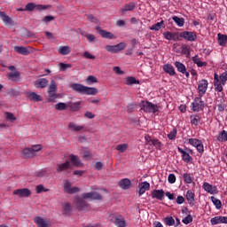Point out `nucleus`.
<instances>
[{"label": "nucleus", "instance_id": "nucleus-35", "mask_svg": "<svg viewBox=\"0 0 227 227\" xmlns=\"http://www.w3.org/2000/svg\"><path fill=\"white\" fill-rule=\"evenodd\" d=\"M81 156L83 158V159H86V160L91 159V153L90 152V149L84 147L82 149V152H81Z\"/></svg>", "mask_w": 227, "mask_h": 227}, {"label": "nucleus", "instance_id": "nucleus-46", "mask_svg": "<svg viewBox=\"0 0 227 227\" xmlns=\"http://www.w3.org/2000/svg\"><path fill=\"white\" fill-rule=\"evenodd\" d=\"M19 77H20V74L18 71H12L8 74L11 81H18Z\"/></svg>", "mask_w": 227, "mask_h": 227}, {"label": "nucleus", "instance_id": "nucleus-10", "mask_svg": "<svg viewBox=\"0 0 227 227\" xmlns=\"http://www.w3.org/2000/svg\"><path fill=\"white\" fill-rule=\"evenodd\" d=\"M34 223L36 224L37 227H49L51 226V223L49 220L42 217V216H35L34 217Z\"/></svg>", "mask_w": 227, "mask_h": 227}, {"label": "nucleus", "instance_id": "nucleus-42", "mask_svg": "<svg viewBox=\"0 0 227 227\" xmlns=\"http://www.w3.org/2000/svg\"><path fill=\"white\" fill-rule=\"evenodd\" d=\"M100 35L103 38H108L109 40H113V38H116L114 35L111 32H107L106 30H100Z\"/></svg>", "mask_w": 227, "mask_h": 227}, {"label": "nucleus", "instance_id": "nucleus-36", "mask_svg": "<svg viewBox=\"0 0 227 227\" xmlns=\"http://www.w3.org/2000/svg\"><path fill=\"white\" fill-rule=\"evenodd\" d=\"M119 186L121 189H129V187H130V181L128 178L121 179L119 183Z\"/></svg>", "mask_w": 227, "mask_h": 227}, {"label": "nucleus", "instance_id": "nucleus-37", "mask_svg": "<svg viewBox=\"0 0 227 227\" xmlns=\"http://www.w3.org/2000/svg\"><path fill=\"white\" fill-rule=\"evenodd\" d=\"M192 61L199 67H207V62L201 61V59H200V57H198V56H194L193 59H192Z\"/></svg>", "mask_w": 227, "mask_h": 227}, {"label": "nucleus", "instance_id": "nucleus-56", "mask_svg": "<svg viewBox=\"0 0 227 227\" xmlns=\"http://www.w3.org/2000/svg\"><path fill=\"white\" fill-rule=\"evenodd\" d=\"M106 51H107V52H112V54L117 53L115 45H106Z\"/></svg>", "mask_w": 227, "mask_h": 227}, {"label": "nucleus", "instance_id": "nucleus-3", "mask_svg": "<svg viewBox=\"0 0 227 227\" xmlns=\"http://www.w3.org/2000/svg\"><path fill=\"white\" fill-rule=\"evenodd\" d=\"M70 89L74 90L77 93H82V95H97L98 93V90L93 87H86L82 84L79 83H72L70 85Z\"/></svg>", "mask_w": 227, "mask_h": 227}, {"label": "nucleus", "instance_id": "nucleus-40", "mask_svg": "<svg viewBox=\"0 0 227 227\" xmlns=\"http://www.w3.org/2000/svg\"><path fill=\"white\" fill-rule=\"evenodd\" d=\"M190 120L192 125H194V127H198V125H200L201 118L200 117V115H192L190 116Z\"/></svg>", "mask_w": 227, "mask_h": 227}, {"label": "nucleus", "instance_id": "nucleus-28", "mask_svg": "<svg viewBox=\"0 0 227 227\" xmlns=\"http://www.w3.org/2000/svg\"><path fill=\"white\" fill-rule=\"evenodd\" d=\"M69 160L73 166H76L77 168H81V166H82L81 160H79V157L76 155L71 154L69 156Z\"/></svg>", "mask_w": 227, "mask_h": 227}, {"label": "nucleus", "instance_id": "nucleus-20", "mask_svg": "<svg viewBox=\"0 0 227 227\" xmlns=\"http://www.w3.org/2000/svg\"><path fill=\"white\" fill-rule=\"evenodd\" d=\"M113 223L115 224L117 227H125V218L121 215H116L114 217Z\"/></svg>", "mask_w": 227, "mask_h": 227}, {"label": "nucleus", "instance_id": "nucleus-5", "mask_svg": "<svg viewBox=\"0 0 227 227\" xmlns=\"http://www.w3.org/2000/svg\"><path fill=\"white\" fill-rule=\"evenodd\" d=\"M187 143L191 145L192 146H194L199 153H203L205 152V148L203 146V142L201 140L197 139V138H189L187 140Z\"/></svg>", "mask_w": 227, "mask_h": 227}, {"label": "nucleus", "instance_id": "nucleus-18", "mask_svg": "<svg viewBox=\"0 0 227 227\" xmlns=\"http://www.w3.org/2000/svg\"><path fill=\"white\" fill-rule=\"evenodd\" d=\"M62 207V214L66 217H68L70 214H72V205L68 202H64L61 204Z\"/></svg>", "mask_w": 227, "mask_h": 227}, {"label": "nucleus", "instance_id": "nucleus-44", "mask_svg": "<svg viewBox=\"0 0 227 227\" xmlns=\"http://www.w3.org/2000/svg\"><path fill=\"white\" fill-rule=\"evenodd\" d=\"M4 116H5V120L7 121H10L11 123H13V121H17V117H15V115L10 112H5Z\"/></svg>", "mask_w": 227, "mask_h": 227}, {"label": "nucleus", "instance_id": "nucleus-21", "mask_svg": "<svg viewBox=\"0 0 227 227\" xmlns=\"http://www.w3.org/2000/svg\"><path fill=\"white\" fill-rule=\"evenodd\" d=\"M48 84H49V80L45 78H40L35 82L34 86H35L36 88L43 89V88H46Z\"/></svg>", "mask_w": 227, "mask_h": 227}, {"label": "nucleus", "instance_id": "nucleus-4", "mask_svg": "<svg viewBox=\"0 0 227 227\" xmlns=\"http://www.w3.org/2000/svg\"><path fill=\"white\" fill-rule=\"evenodd\" d=\"M141 109L144 113H151L152 114H157L159 113V106L150 101H143L141 103Z\"/></svg>", "mask_w": 227, "mask_h": 227}, {"label": "nucleus", "instance_id": "nucleus-63", "mask_svg": "<svg viewBox=\"0 0 227 227\" xmlns=\"http://www.w3.org/2000/svg\"><path fill=\"white\" fill-rule=\"evenodd\" d=\"M151 145H154L156 150L160 149V146H161V144L158 139H153Z\"/></svg>", "mask_w": 227, "mask_h": 227}, {"label": "nucleus", "instance_id": "nucleus-62", "mask_svg": "<svg viewBox=\"0 0 227 227\" xmlns=\"http://www.w3.org/2000/svg\"><path fill=\"white\" fill-rule=\"evenodd\" d=\"M34 8H36V5H35V4H33V3H30V4H27L26 5L25 10H26L27 12H33V9H34Z\"/></svg>", "mask_w": 227, "mask_h": 227}, {"label": "nucleus", "instance_id": "nucleus-29", "mask_svg": "<svg viewBox=\"0 0 227 227\" xmlns=\"http://www.w3.org/2000/svg\"><path fill=\"white\" fill-rule=\"evenodd\" d=\"M14 51L22 56H28L29 54V50L23 46H14Z\"/></svg>", "mask_w": 227, "mask_h": 227}, {"label": "nucleus", "instance_id": "nucleus-6", "mask_svg": "<svg viewBox=\"0 0 227 227\" xmlns=\"http://www.w3.org/2000/svg\"><path fill=\"white\" fill-rule=\"evenodd\" d=\"M205 107V103L201 100V97L195 98L194 101L192 103V109L194 113H200V111H203Z\"/></svg>", "mask_w": 227, "mask_h": 227}, {"label": "nucleus", "instance_id": "nucleus-14", "mask_svg": "<svg viewBox=\"0 0 227 227\" xmlns=\"http://www.w3.org/2000/svg\"><path fill=\"white\" fill-rule=\"evenodd\" d=\"M135 8L136 4L134 2L126 4L120 9V13H121V15H125L127 12H132Z\"/></svg>", "mask_w": 227, "mask_h": 227}, {"label": "nucleus", "instance_id": "nucleus-22", "mask_svg": "<svg viewBox=\"0 0 227 227\" xmlns=\"http://www.w3.org/2000/svg\"><path fill=\"white\" fill-rule=\"evenodd\" d=\"M164 38H166V40H173L174 42H176L177 40H179L180 36L178 35V33L174 32H165L163 33Z\"/></svg>", "mask_w": 227, "mask_h": 227}, {"label": "nucleus", "instance_id": "nucleus-33", "mask_svg": "<svg viewBox=\"0 0 227 227\" xmlns=\"http://www.w3.org/2000/svg\"><path fill=\"white\" fill-rule=\"evenodd\" d=\"M183 178L185 182V184H193V185H196V184L194 183V177H192V176L189 173H184L183 175Z\"/></svg>", "mask_w": 227, "mask_h": 227}, {"label": "nucleus", "instance_id": "nucleus-53", "mask_svg": "<svg viewBox=\"0 0 227 227\" xmlns=\"http://www.w3.org/2000/svg\"><path fill=\"white\" fill-rule=\"evenodd\" d=\"M86 82L87 84H93L95 82H98V80L97 79V77L93 76V75H89L87 78H86Z\"/></svg>", "mask_w": 227, "mask_h": 227}, {"label": "nucleus", "instance_id": "nucleus-2", "mask_svg": "<svg viewBox=\"0 0 227 227\" xmlns=\"http://www.w3.org/2000/svg\"><path fill=\"white\" fill-rule=\"evenodd\" d=\"M227 82V71H224L220 75L215 73L214 74V87L215 91L220 93L221 97H224V93L223 92V86L226 85Z\"/></svg>", "mask_w": 227, "mask_h": 227}, {"label": "nucleus", "instance_id": "nucleus-30", "mask_svg": "<svg viewBox=\"0 0 227 227\" xmlns=\"http://www.w3.org/2000/svg\"><path fill=\"white\" fill-rule=\"evenodd\" d=\"M81 104H82L81 101L74 102V103L70 101L67 103V107H69V109L74 112L79 111L81 109Z\"/></svg>", "mask_w": 227, "mask_h": 227}, {"label": "nucleus", "instance_id": "nucleus-55", "mask_svg": "<svg viewBox=\"0 0 227 227\" xmlns=\"http://www.w3.org/2000/svg\"><path fill=\"white\" fill-rule=\"evenodd\" d=\"M30 149L32 150V153L35 155H36L37 152H40V150H42V145H32L30 147Z\"/></svg>", "mask_w": 227, "mask_h": 227}, {"label": "nucleus", "instance_id": "nucleus-27", "mask_svg": "<svg viewBox=\"0 0 227 227\" xmlns=\"http://www.w3.org/2000/svg\"><path fill=\"white\" fill-rule=\"evenodd\" d=\"M69 168H70V161L59 163L56 167L58 173H61V171H67V169H69Z\"/></svg>", "mask_w": 227, "mask_h": 227}, {"label": "nucleus", "instance_id": "nucleus-11", "mask_svg": "<svg viewBox=\"0 0 227 227\" xmlns=\"http://www.w3.org/2000/svg\"><path fill=\"white\" fill-rule=\"evenodd\" d=\"M14 196H19V198H29L31 196V191L27 188L18 189L13 192Z\"/></svg>", "mask_w": 227, "mask_h": 227}, {"label": "nucleus", "instance_id": "nucleus-24", "mask_svg": "<svg viewBox=\"0 0 227 227\" xmlns=\"http://www.w3.org/2000/svg\"><path fill=\"white\" fill-rule=\"evenodd\" d=\"M177 150H178V153L182 154L183 160L184 162H191V160H192V157H191V154H189V153H187L185 150L180 147H178Z\"/></svg>", "mask_w": 227, "mask_h": 227}, {"label": "nucleus", "instance_id": "nucleus-31", "mask_svg": "<svg viewBox=\"0 0 227 227\" xmlns=\"http://www.w3.org/2000/svg\"><path fill=\"white\" fill-rule=\"evenodd\" d=\"M58 52H59L62 56H68V54L72 52V50L70 49V46H60Z\"/></svg>", "mask_w": 227, "mask_h": 227}, {"label": "nucleus", "instance_id": "nucleus-52", "mask_svg": "<svg viewBox=\"0 0 227 227\" xmlns=\"http://www.w3.org/2000/svg\"><path fill=\"white\" fill-rule=\"evenodd\" d=\"M35 192L37 194H40V192H49V189L44 188L43 184H39L35 187Z\"/></svg>", "mask_w": 227, "mask_h": 227}, {"label": "nucleus", "instance_id": "nucleus-12", "mask_svg": "<svg viewBox=\"0 0 227 227\" xmlns=\"http://www.w3.org/2000/svg\"><path fill=\"white\" fill-rule=\"evenodd\" d=\"M174 65L177 69V72H180V74H183L184 75H185V77L189 78V72H187V67H185V65H184V63L180 61H176Z\"/></svg>", "mask_w": 227, "mask_h": 227}, {"label": "nucleus", "instance_id": "nucleus-25", "mask_svg": "<svg viewBox=\"0 0 227 227\" xmlns=\"http://www.w3.org/2000/svg\"><path fill=\"white\" fill-rule=\"evenodd\" d=\"M163 70L166 74H168V75H176V72L175 71V67L171 64H165L163 66Z\"/></svg>", "mask_w": 227, "mask_h": 227}, {"label": "nucleus", "instance_id": "nucleus-51", "mask_svg": "<svg viewBox=\"0 0 227 227\" xmlns=\"http://www.w3.org/2000/svg\"><path fill=\"white\" fill-rule=\"evenodd\" d=\"M211 201L215 205V207L217 208V210L221 209V207H223V203H221V201L215 197H211Z\"/></svg>", "mask_w": 227, "mask_h": 227}, {"label": "nucleus", "instance_id": "nucleus-23", "mask_svg": "<svg viewBox=\"0 0 227 227\" xmlns=\"http://www.w3.org/2000/svg\"><path fill=\"white\" fill-rule=\"evenodd\" d=\"M84 129V126H81L76 124L75 122L68 123V130H72V132H81V130Z\"/></svg>", "mask_w": 227, "mask_h": 227}, {"label": "nucleus", "instance_id": "nucleus-38", "mask_svg": "<svg viewBox=\"0 0 227 227\" xmlns=\"http://www.w3.org/2000/svg\"><path fill=\"white\" fill-rule=\"evenodd\" d=\"M128 149H129L128 144H119L115 147V150H117V152H119V153H123L127 152Z\"/></svg>", "mask_w": 227, "mask_h": 227}, {"label": "nucleus", "instance_id": "nucleus-32", "mask_svg": "<svg viewBox=\"0 0 227 227\" xmlns=\"http://www.w3.org/2000/svg\"><path fill=\"white\" fill-rule=\"evenodd\" d=\"M22 155L24 159H33V157H35V154L33 153L31 147L24 149L22 152Z\"/></svg>", "mask_w": 227, "mask_h": 227}, {"label": "nucleus", "instance_id": "nucleus-47", "mask_svg": "<svg viewBox=\"0 0 227 227\" xmlns=\"http://www.w3.org/2000/svg\"><path fill=\"white\" fill-rule=\"evenodd\" d=\"M126 84L128 86H132V84H139V81L136 80L133 76H129L126 78Z\"/></svg>", "mask_w": 227, "mask_h": 227}, {"label": "nucleus", "instance_id": "nucleus-9", "mask_svg": "<svg viewBox=\"0 0 227 227\" xmlns=\"http://www.w3.org/2000/svg\"><path fill=\"white\" fill-rule=\"evenodd\" d=\"M208 89V81L201 80L198 82L199 97H203Z\"/></svg>", "mask_w": 227, "mask_h": 227}, {"label": "nucleus", "instance_id": "nucleus-49", "mask_svg": "<svg viewBox=\"0 0 227 227\" xmlns=\"http://www.w3.org/2000/svg\"><path fill=\"white\" fill-rule=\"evenodd\" d=\"M194 197H195L194 192L188 190L186 192V200L190 204L194 203Z\"/></svg>", "mask_w": 227, "mask_h": 227}, {"label": "nucleus", "instance_id": "nucleus-61", "mask_svg": "<svg viewBox=\"0 0 227 227\" xmlns=\"http://www.w3.org/2000/svg\"><path fill=\"white\" fill-rule=\"evenodd\" d=\"M168 180V184H175V182H176V176H175V174H169Z\"/></svg>", "mask_w": 227, "mask_h": 227}, {"label": "nucleus", "instance_id": "nucleus-39", "mask_svg": "<svg viewBox=\"0 0 227 227\" xmlns=\"http://www.w3.org/2000/svg\"><path fill=\"white\" fill-rule=\"evenodd\" d=\"M217 140L220 143H226V141H227V131L226 130H222L218 135Z\"/></svg>", "mask_w": 227, "mask_h": 227}, {"label": "nucleus", "instance_id": "nucleus-41", "mask_svg": "<svg viewBox=\"0 0 227 227\" xmlns=\"http://www.w3.org/2000/svg\"><path fill=\"white\" fill-rule=\"evenodd\" d=\"M164 27V20H161L160 22H157L156 24L153 25L150 29L151 31H160V29H162Z\"/></svg>", "mask_w": 227, "mask_h": 227}, {"label": "nucleus", "instance_id": "nucleus-64", "mask_svg": "<svg viewBox=\"0 0 227 227\" xmlns=\"http://www.w3.org/2000/svg\"><path fill=\"white\" fill-rule=\"evenodd\" d=\"M92 200H102V195L97 192H92Z\"/></svg>", "mask_w": 227, "mask_h": 227}, {"label": "nucleus", "instance_id": "nucleus-1", "mask_svg": "<svg viewBox=\"0 0 227 227\" xmlns=\"http://www.w3.org/2000/svg\"><path fill=\"white\" fill-rule=\"evenodd\" d=\"M86 200H93L92 192L82 193L81 197H77L74 200V205L78 210H81L82 212H86V210H90V205H88Z\"/></svg>", "mask_w": 227, "mask_h": 227}, {"label": "nucleus", "instance_id": "nucleus-48", "mask_svg": "<svg viewBox=\"0 0 227 227\" xmlns=\"http://www.w3.org/2000/svg\"><path fill=\"white\" fill-rule=\"evenodd\" d=\"M48 91L58 92V85L56 84V82H54V80L51 81L50 85L48 87Z\"/></svg>", "mask_w": 227, "mask_h": 227}, {"label": "nucleus", "instance_id": "nucleus-57", "mask_svg": "<svg viewBox=\"0 0 227 227\" xmlns=\"http://www.w3.org/2000/svg\"><path fill=\"white\" fill-rule=\"evenodd\" d=\"M176 129H173V130H171L170 133L168 135V139L172 141L173 139H175V137H176Z\"/></svg>", "mask_w": 227, "mask_h": 227}, {"label": "nucleus", "instance_id": "nucleus-13", "mask_svg": "<svg viewBox=\"0 0 227 227\" xmlns=\"http://www.w3.org/2000/svg\"><path fill=\"white\" fill-rule=\"evenodd\" d=\"M202 187L206 192H208V194H217L218 192L217 186L212 185L207 182L203 184Z\"/></svg>", "mask_w": 227, "mask_h": 227}, {"label": "nucleus", "instance_id": "nucleus-43", "mask_svg": "<svg viewBox=\"0 0 227 227\" xmlns=\"http://www.w3.org/2000/svg\"><path fill=\"white\" fill-rule=\"evenodd\" d=\"M218 43L219 45H222V47H224V45L227 43V35L218 34Z\"/></svg>", "mask_w": 227, "mask_h": 227}, {"label": "nucleus", "instance_id": "nucleus-45", "mask_svg": "<svg viewBox=\"0 0 227 227\" xmlns=\"http://www.w3.org/2000/svg\"><path fill=\"white\" fill-rule=\"evenodd\" d=\"M48 102H55L56 98L59 97V94L58 92L48 91Z\"/></svg>", "mask_w": 227, "mask_h": 227}, {"label": "nucleus", "instance_id": "nucleus-15", "mask_svg": "<svg viewBox=\"0 0 227 227\" xmlns=\"http://www.w3.org/2000/svg\"><path fill=\"white\" fill-rule=\"evenodd\" d=\"M211 224L215 226V224H227V217L226 216H215L211 218Z\"/></svg>", "mask_w": 227, "mask_h": 227}, {"label": "nucleus", "instance_id": "nucleus-34", "mask_svg": "<svg viewBox=\"0 0 227 227\" xmlns=\"http://www.w3.org/2000/svg\"><path fill=\"white\" fill-rule=\"evenodd\" d=\"M172 20L176 22L178 27H184V25L185 24V20H184V18H178V16H173Z\"/></svg>", "mask_w": 227, "mask_h": 227}, {"label": "nucleus", "instance_id": "nucleus-7", "mask_svg": "<svg viewBox=\"0 0 227 227\" xmlns=\"http://www.w3.org/2000/svg\"><path fill=\"white\" fill-rule=\"evenodd\" d=\"M79 191H81V188L76 186L72 187L70 181H64V192H67V194H75L76 192H79Z\"/></svg>", "mask_w": 227, "mask_h": 227}, {"label": "nucleus", "instance_id": "nucleus-8", "mask_svg": "<svg viewBox=\"0 0 227 227\" xmlns=\"http://www.w3.org/2000/svg\"><path fill=\"white\" fill-rule=\"evenodd\" d=\"M181 38H184L187 42H196L198 35L194 32L184 31L180 34Z\"/></svg>", "mask_w": 227, "mask_h": 227}, {"label": "nucleus", "instance_id": "nucleus-60", "mask_svg": "<svg viewBox=\"0 0 227 227\" xmlns=\"http://www.w3.org/2000/svg\"><path fill=\"white\" fill-rule=\"evenodd\" d=\"M83 58H85V59H95V56L91 53H90V51H84L82 53Z\"/></svg>", "mask_w": 227, "mask_h": 227}, {"label": "nucleus", "instance_id": "nucleus-59", "mask_svg": "<svg viewBox=\"0 0 227 227\" xmlns=\"http://www.w3.org/2000/svg\"><path fill=\"white\" fill-rule=\"evenodd\" d=\"M165 223L167 226H173L175 224V219L173 217L165 218Z\"/></svg>", "mask_w": 227, "mask_h": 227}, {"label": "nucleus", "instance_id": "nucleus-19", "mask_svg": "<svg viewBox=\"0 0 227 227\" xmlns=\"http://www.w3.org/2000/svg\"><path fill=\"white\" fill-rule=\"evenodd\" d=\"M151 196L153 200L162 201L164 198V190H154L152 192Z\"/></svg>", "mask_w": 227, "mask_h": 227}, {"label": "nucleus", "instance_id": "nucleus-16", "mask_svg": "<svg viewBox=\"0 0 227 227\" xmlns=\"http://www.w3.org/2000/svg\"><path fill=\"white\" fill-rule=\"evenodd\" d=\"M0 19L3 20L5 26H13V20L6 14L4 12H0Z\"/></svg>", "mask_w": 227, "mask_h": 227}, {"label": "nucleus", "instance_id": "nucleus-50", "mask_svg": "<svg viewBox=\"0 0 227 227\" xmlns=\"http://www.w3.org/2000/svg\"><path fill=\"white\" fill-rule=\"evenodd\" d=\"M67 107H68V104L66 103H58L55 105V109L57 111H65V109H67Z\"/></svg>", "mask_w": 227, "mask_h": 227}, {"label": "nucleus", "instance_id": "nucleus-26", "mask_svg": "<svg viewBox=\"0 0 227 227\" xmlns=\"http://www.w3.org/2000/svg\"><path fill=\"white\" fill-rule=\"evenodd\" d=\"M27 98H29V100H31V102H42V100H43V98H42V96L38 95L35 92H28Z\"/></svg>", "mask_w": 227, "mask_h": 227}, {"label": "nucleus", "instance_id": "nucleus-54", "mask_svg": "<svg viewBox=\"0 0 227 227\" xmlns=\"http://www.w3.org/2000/svg\"><path fill=\"white\" fill-rule=\"evenodd\" d=\"M127 47V44L125 43H120L118 44H115V51L116 52H120V51L125 50Z\"/></svg>", "mask_w": 227, "mask_h": 227}, {"label": "nucleus", "instance_id": "nucleus-17", "mask_svg": "<svg viewBox=\"0 0 227 227\" xmlns=\"http://www.w3.org/2000/svg\"><path fill=\"white\" fill-rule=\"evenodd\" d=\"M146 191H150V183L142 182L138 184V194L139 196H143L146 192Z\"/></svg>", "mask_w": 227, "mask_h": 227}, {"label": "nucleus", "instance_id": "nucleus-58", "mask_svg": "<svg viewBox=\"0 0 227 227\" xmlns=\"http://www.w3.org/2000/svg\"><path fill=\"white\" fill-rule=\"evenodd\" d=\"M192 222V216L191 215H188L186 217H184L182 220V223H184V224H191Z\"/></svg>", "mask_w": 227, "mask_h": 227}]
</instances>
